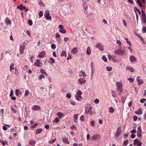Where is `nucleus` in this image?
Returning <instances> with one entry per match:
<instances>
[{"label": "nucleus", "mask_w": 146, "mask_h": 146, "mask_svg": "<svg viewBox=\"0 0 146 146\" xmlns=\"http://www.w3.org/2000/svg\"><path fill=\"white\" fill-rule=\"evenodd\" d=\"M117 44L118 45L120 46H119V48H122L121 42L120 40H117Z\"/></svg>", "instance_id": "c9c22d12"}, {"label": "nucleus", "mask_w": 146, "mask_h": 146, "mask_svg": "<svg viewBox=\"0 0 146 146\" xmlns=\"http://www.w3.org/2000/svg\"><path fill=\"white\" fill-rule=\"evenodd\" d=\"M34 110H41L40 107L38 105H34L32 108Z\"/></svg>", "instance_id": "f8f14e48"}, {"label": "nucleus", "mask_w": 146, "mask_h": 146, "mask_svg": "<svg viewBox=\"0 0 146 146\" xmlns=\"http://www.w3.org/2000/svg\"><path fill=\"white\" fill-rule=\"evenodd\" d=\"M14 64L13 63H12L10 66V70L12 72H13L14 71Z\"/></svg>", "instance_id": "a211bd4d"}, {"label": "nucleus", "mask_w": 146, "mask_h": 146, "mask_svg": "<svg viewBox=\"0 0 146 146\" xmlns=\"http://www.w3.org/2000/svg\"><path fill=\"white\" fill-rule=\"evenodd\" d=\"M11 21L8 18H7L5 21V23L7 25H10L11 24Z\"/></svg>", "instance_id": "412c9836"}, {"label": "nucleus", "mask_w": 146, "mask_h": 146, "mask_svg": "<svg viewBox=\"0 0 146 146\" xmlns=\"http://www.w3.org/2000/svg\"><path fill=\"white\" fill-rule=\"evenodd\" d=\"M59 119L58 118H56L54 119V121H53V122L54 123H58L59 122Z\"/></svg>", "instance_id": "49530a36"}, {"label": "nucleus", "mask_w": 146, "mask_h": 146, "mask_svg": "<svg viewBox=\"0 0 146 146\" xmlns=\"http://www.w3.org/2000/svg\"><path fill=\"white\" fill-rule=\"evenodd\" d=\"M45 54V52L44 51H43L39 53L38 56L39 58H41L43 57Z\"/></svg>", "instance_id": "9d476101"}, {"label": "nucleus", "mask_w": 146, "mask_h": 146, "mask_svg": "<svg viewBox=\"0 0 146 146\" xmlns=\"http://www.w3.org/2000/svg\"><path fill=\"white\" fill-rule=\"evenodd\" d=\"M39 16L40 17H41L43 15V13L42 11H40L39 13Z\"/></svg>", "instance_id": "052dcab7"}, {"label": "nucleus", "mask_w": 146, "mask_h": 146, "mask_svg": "<svg viewBox=\"0 0 146 146\" xmlns=\"http://www.w3.org/2000/svg\"><path fill=\"white\" fill-rule=\"evenodd\" d=\"M112 69V68L111 67H110L109 66H108L106 68V70L108 71H111Z\"/></svg>", "instance_id": "a18cd8bd"}, {"label": "nucleus", "mask_w": 146, "mask_h": 146, "mask_svg": "<svg viewBox=\"0 0 146 146\" xmlns=\"http://www.w3.org/2000/svg\"><path fill=\"white\" fill-rule=\"evenodd\" d=\"M40 72L44 74L46 76H47V74L45 70L43 69H41L40 70Z\"/></svg>", "instance_id": "c85d7f7f"}, {"label": "nucleus", "mask_w": 146, "mask_h": 146, "mask_svg": "<svg viewBox=\"0 0 146 146\" xmlns=\"http://www.w3.org/2000/svg\"><path fill=\"white\" fill-rule=\"evenodd\" d=\"M42 131V129L39 128L37 129L36 131V134H38V133H40Z\"/></svg>", "instance_id": "cd10ccee"}, {"label": "nucleus", "mask_w": 146, "mask_h": 146, "mask_svg": "<svg viewBox=\"0 0 146 146\" xmlns=\"http://www.w3.org/2000/svg\"><path fill=\"white\" fill-rule=\"evenodd\" d=\"M146 101V99L145 98L142 99L140 100V102L141 103H143L145 102Z\"/></svg>", "instance_id": "680f3d73"}, {"label": "nucleus", "mask_w": 146, "mask_h": 146, "mask_svg": "<svg viewBox=\"0 0 146 146\" xmlns=\"http://www.w3.org/2000/svg\"><path fill=\"white\" fill-rule=\"evenodd\" d=\"M29 143L32 146H34L36 142L33 140H31L29 142Z\"/></svg>", "instance_id": "4be33fe9"}, {"label": "nucleus", "mask_w": 146, "mask_h": 146, "mask_svg": "<svg viewBox=\"0 0 146 146\" xmlns=\"http://www.w3.org/2000/svg\"><path fill=\"white\" fill-rule=\"evenodd\" d=\"M17 8L18 9H20L21 10H23V5L22 4H21L17 6Z\"/></svg>", "instance_id": "c756f323"}, {"label": "nucleus", "mask_w": 146, "mask_h": 146, "mask_svg": "<svg viewBox=\"0 0 146 146\" xmlns=\"http://www.w3.org/2000/svg\"><path fill=\"white\" fill-rule=\"evenodd\" d=\"M128 80H129L131 83L133 82L134 81V79L132 78H128Z\"/></svg>", "instance_id": "5fc2aeb1"}, {"label": "nucleus", "mask_w": 146, "mask_h": 146, "mask_svg": "<svg viewBox=\"0 0 146 146\" xmlns=\"http://www.w3.org/2000/svg\"><path fill=\"white\" fill-rule=\"evenodd\" d=\"M28 23L29 26H31L33 24V22L31 20H29L28 21Z\"/></svg>", "instance_id": "4c0bfd02"}, {"label": "nucleus", "mask_w": 146, "mask_h": 146, "mask_svg": "<svg viewBox=\"0 0 146 146\" xmlns=\"http://www.w3.org/2000/svg\"><path fill=\"white\" fill-rule=\"evenodd\" d=\"M59 32L62 33H66V30L64 29H60L59 30Z\"/></svg>", "instance_id": "58836bf2"}, {"label": "nucleus", "mask_w": 146, "mask_h": 146, "mask_svg": "<svg viewBox=\"0 0 146 146\" xmlns=\"http://www.w3.org/2000/svg\"><path fill=\"white\" fill-rule=\"evenodd\" d=\"M51 47L53 49H55L56 48V45L54 44H52L51 45Z\"/></svg>", "instance_id": "864d4df0"}, {"label": "nucleus", "mask_w": 146, "mask_h": 146, "mask_svg": "<svg viewBox=\"0 0 146 146\" xmlns=\"http://www.w3.org/2000/svg\"><path fill=\"white\" fill-rule=\"evenodd\" d=\"M126 69L127 70H129L131 72H133L134 71V69L132 67L130 66H127Z\"/></svg>", "instance_id": "b1692460"}, {"label": "nucleus", "mask_w": 146, "mask_h": 146, "mask_svg": "<svg viewBox=\"0 0 146 146\" xmlns=\"http://www.w3.org/2000/svg\"><path fill=\"white\" fill-rule=\"evenodd\" d=\"M102 59L105 62H107V58L104 55H103L102 56Z\"/></svg>", "instance_id": "09e8293b"}, {"label": "nucleus", "mask_w": 146, "mask_h": 146, "mask_svg": "<svg viewBox=\"0 0 146 146\" xmlns=\"http://www.w3.org/2000/svg\"><path fill=\"white\" fill-rule=\"evenodd\" d=\"M143 32V33H146V27H143L142 29Z\"/></svg>", "instance_id": "8fccbe9b"}, {"label": "nucleus", "mask_w": 146, "mask_h": 146, "mask_svg": "<svg viewBox=\"0 0 146 146\" xmlns=\"http://www.w3.org/2000/svg\"><path fill=\"white\" fill-rule=\"evenodd\" d=\"M25 46L23 45H20L19 47V51L20 54H22L24 52Z\"/></svg>", "instance_id": "1a4fd4ad"}, {"label": "nucleus", "mask_w": 146, "mask_h": 146, "mask_svg": "<svg viewBox=\"0 0 146 146\" xmlns=\"http://www.w3.org/2000/svg\"><path fill=\"white\" fill-rule=\"evenodd\" d=\"M11 111L13 112H14V113H17V111L15 109L13 108L12 106H11Z\"/></svg>", "instance_id": "79ce46f5"}, {"label": "nucleus", "mask_w": 146, "mask_h": 146, "mask_svg": "<svg viewBox=\"0 0 146 146\" xmlns=\"http://www.w3.org/2000/svg\"><path fill=\"white\" fill-rule=\"evenodd\" d=\"M57 115L58 116L60 119L63 117L64 116V114L63 113L58 112L57 113Z\"/></svg>", "instance_id": "2eb2a0df"}, {"label": "nucleus", "mask_w": 146, "mask_h": 146, "mask_svg": "<svg viewBox=\"0 0 146 146\" xmlns=\"http://www.w3.org/2000/svg\"><path fill=\"white\" fill-rule=\"evenodd\" d=\"M66 56V51L64 50H63L61 54V56Z\"/></svg>", "instance_id": "2f4dec72"}, {"label": "nucleus", "mask_w": 146, "mask_h": 146, "mask_svg": "<svg viewBox=\"0 0 146 146\" xmlns=\"http://www.w3.org/2000/svg\"><path fill=\"white\" fill-rule=\"evenodd\" d=\"M140 77L137 76V82L139 85H141L143 83V81L142 79H140Z\"/></svg>", "instance_id": "4468645a"}, {"label": "nucleus", "mask_w": 146, "mask_h": 146, "mask_svg": "<svg viewBox=\"0 0 146 146\" xmlns=\"http://www.w3.org/2000/svg\"><path fill=\"white\" fill-rule=\"evenodd\" d=\"M93 108L92 107H90L89 108H86L85 110V113L86 115H91L93 114V113L92 111Z\"/></svg>", "instance_id": "7ed1b4c3"}, {"label": "nucleus", "mask_w": 146, "mask_h": 146, "mask_svg": "<svg viewBox=\"0 0 146 146\" xmlns=\"http://www.w3.org/2000/svg\"><path fill=\"white\" fill-rule=\"evenodd\" d=\"M111 92L112 95L113 97H115L116 96V95L115 94V93L114 91L112 90Z\"/></svg>", "instance_id": "ea45409f"}, {"label": "nucleus", "mask_w": 146, "mask_h": 146, "mask_svg": "<svg viewBox=\"0 0 146 146\" xmlns=\"http://www.w3.org/2000/svg\"><path fill=\"white\" fill-rule=\"evenodd\" d=\"M71 128L72 129H75L76 130L77 129V127H76V126L74 125H73L72 126H71Z\"/></svg>", "instance_id": "e2e57ef3"}, {"label": "nucleus", "mask_w": 146, "mask_h": 146, "mask_svg": "<svg viewBox=\"0 0 146 146\" xmlns=\"http://www.w3.org/2000/svg\"><path fill=\"white\" fill-rule=\"evenodd\" d=\"M121 131H117L115 133V136L116 137H118Z\"/></svg>", "instance_id": "72a5a7b5"}, {"label": "nucleus", "mask_w": 146, "mask_h": 146, "mask_svg": "<svg viewBox=\"0 0 146 146\" xmlns=\"http://www.w3.org/2000/svg\"><path fill=\"white\" fill-rule=\"evenodd\" d=\"M58 27L60 29H64L63 26L62 25H60L58 26Z\"/></svg>", "instance_id": "69168bd1"}, {"label": "nucleus", "mask_w": 146, "mask_h": 146, "mask_svg": "<svg viewBox=\"0 0 146 146\" xmlns=\"http://www.w3.org/2000/svg\"><path fill=\"white\" fill-rule=\"evenodd\" d=\"M93 140L98 139L100 138V136L99 135H94L92 137Z\"/></svg>", "instance_id": "dca6fc26"}, {"label": "nucleus", "mask_w": 146, "mask_h": 146, "mask_svg": "<svg viewBox=\"0 0 146 146\" xmlns=\"http://www.w3.org/2000/svg\"><path fill=\"white\" fill-rule=\"evenodd\" d=\"M40 64L39 63L35 62L34 63V65L38 67H39L40 66Z\"/></svg>", "instance_id": "3c124183"}, {"label": "nucleus", "mask_w": 146, "mask_h": 146, "mask_svg": "<svg viewBox=\"0 0 146 146\" xmlns=\"http://www.w3.org/2000/svg\"><path fill=\"white\" fill-rule=\"evenodd\" d=\"M78 115L77 114H76L74 115L73 116L74 118L76 119V120H77L78 118Z\"/></svg>", "instance_id": "13d9d810"}, {"label": "nucleus", "mask_w": 146, "mask_h": 146, "mask_svg": "<svg viewBox=\"0 0 146 146\" xmlns=\"http://www.w3.org/2000/svg\"><path fill=\"white\" fill-rule=\"evenodd\" d=\"M86 80L85 79L83 78L79 79L78 80L80 84L82 85L83 84H85Z\"/></svg>", "instance_id": "9b49d317"}, {"label": "nucleus", "mask_w": 146, "mask_h": 146, "mask_svg": "<svg viewBox=\"0 0 146 146\" xmlns=\"http://www.w3.org/2000/svg\"><path fill=\"white\" fill-rule=\"evenodd\" d=\"M44 16L47 20H51L52 19L51 17L49 15V13L48 11L45 12Z\"/></svg>", "instance_id": "39448f33"}, {"label": "nucleus", "mask_w": 146, "mask_h": 146, "mask_svg": "<svg viewBox=\"0 0 146 146\" xmlns=\"http://www.w3.org/2000/svg\"><path fill=\"white\" fill-rule=\"evenodd\" d=\"M50 62L51 63H55V60L54 58H50Z\"/></svg>", "instance_id": "c03bdc74"}, {"label": "nucleus", "mask_w": 146, "mask_h": 146, "mask_svg": "<svg viewBox=\"0 0 146 146\" xmlns=\"http://www.w3.org/2000/svg\"><path fill=\"white\" fill-rule=\"evenodd\" d=\"M142 113V110L141 108H139L137 110V115H140Z\"/></svg>", "instance_id": "7c9ffc66"}, {"label": "nucleus", "mask_w": 146, "mask_h": 146, "mask_svg": "<svg viewBox=\"0 0 146 146\" xmlns=\"http://www.w3.org/2000/svg\"><path fill=\"white\" fill-rule=\"evenodd\" d=\"M137 37H138L140 38L141 40L142 41V42L144 44H146L145 41H144V40L143 39L142 36H141L140 35L137 34Z\"/></svg>", "instance_id": "6ab92c4d"}, {"label": "nucleus", "mask_w": 146, "mask_h": 146, "mask_svg": "<svg viewBox=\"0 0 146 146\" xmlns=\"http://www.w3.org/2000/svg\"><path fill=\"white\" fill-rule=\"evenodd\" d=\"M84 115H82L80 117V120L81 121H84Z\"/></svg>", "instance_id": "de8ad7c7"}, {"label": "nucleus", "mask_w": 146, "mask_h": 146, "mask_svg": "<svg viewBox=\"0 0 146 146\" xmlns=\"http://www.w3.org/2000/svg\"><path fill=\"white\" fill-rule=\"evenodd\" d=\"M68 138H64L62 139V141L66 144H69V142L68 141Z\"/></svg>", "instance_id": "393cba45"}, {"label": "nucleus", "mask_w": 146, "mask_h": 146, "mask_svg": "<svg viewBox=\"0 0 146 146\" xmlns=\"http://www.w3.org/2000/svg\"><path fill=\"white\" fill-rule=\"evenodd\" d=\"M115 111V109L113 107H110L109 108V112L110 113H113Z\"/></svg>", "instance_id": "bb28decb"}, {"label": "nucleus", "mask_w": 146, "mask_h": 146, "mask_svg": "<svg viewBox=\"0 0 146 146\" xmlns=\"http://www.w3.org/2000/svg\"><path fill=\"white\" fill-rule=\"evenodd\" d=\"M142 131L141 127L139 126L138 127L137 129V137H140L142 136V134L141 133Z\"/></svg>", "instance_id": "6e6552de"}, {"label": "nucleus", "mask_w": 146, "mask_h": 146, "mask_svg": "<svg viewBox=\"0 0 146 146\" xmlns=\"http://www.w3.org/2000/svg\"><path fill=\"white\" fill-rule=\"evenodd\" d=\"M124 39L126 41L127 43L128 44H129L130 45V46H131V44L130 42L129 41H128V38H127L125 37V38Z\"/></svg>", "instance_id": "37998d69"}, {"label": "nucleus", "mask_w": 146, "mask_h": 146, "mask_svg": "<svg viewBox=\"0 0 146 146\" xmlns=\"http://www.w3.org/2000/svg\"><path fill=\"white\" fill-rule=\"evenodd\" d=\"M82 94V92L79 90L76 93V94L75 96V98L76 99L78 100H81L82 98V96L81 95Z\"/></svg>", "instance_id": "20e7f679"}, {"label": "nucleus", "mask_w": 146, "mask_h": 146, "mask_svg": "<svg viewBox=\"0 0 146 146\" xmlns=\"http://www.w3.org/2000/svg\"><path fill=\"white\" fill-rule=\"evenodd\" d=\"M42 78H45L43 74H41L40 75L39 77L38 78V79L39 80H41Z\"/></svg>", "instance_id": "f704fd0d"}, {"label": "nucleus", "mask_w": 146, "mask_h": 146, "mask_svg": "<svg viewBox=\"0 0 146 146\" xmlns=\"http://www.w3.org/2000/svg\"><path fill=\"white\" fill-rule=\"evenodd\" d=\"M116 56L115 55H112V56L111 58L112 60L114 62H117V60L116 58Z\"/></svg>", "instance_id": "a878e982"}, {"label": "nucleus", "mask_w": 146, "mask_h": 146, "mask_svg": "<svg viewBox=\"0 0 146 146\" xmlns=\"http://www.w3.org/2000/svg\"><path fill=\"white\" fill-rule=\"evenodd\" d=\"M91 53V50L90 48V47H88L86 51V53L88 55H90Z\"/></svg>", "instance_id": "5701e85b"}, {"label": "nucleus", "mask_w": 146, "mask_h": 146, "mask_svg": "<svg viewBox=\"0 0 146 146\" xmlns=\"http://www.w3.org/2000/svg\"><path fill=\"white\" fill-rule=\"evenodd\" d=\"M83 5L84 9L85 10H86L88 8V7L87 6V4L86 3V2L84 0H83Z\"/></svg>", "instance_id": "aec40b11"}, {"label": "nucleus", "mask_w": 146, "mask_h": 146, "mask_svg": "<svg viewBox=\"0 0 146 146\" xmlns=\"http://www.w3.org/2000/svg\"><path fill=\"white\" fill-rule=\"evenodd\" d=\"M55 36L56 38H58L60 37V35L58 33H57L56 34Z\"/></svg>", "instance_id": "774afa93"}, {"label": "nucleus", "mask_w": 146, "mask_h": 146, "mask_svg": "<svg viewBox=\"0 0 146 146\" xmlns=\"http://www.w3.org/2000/svg\"><path fill=\"white\" fill-rule=\"evenodd\" d=\"M1 143L3 145H6V143H7V142L6 141H5V142L4 141H1Z\"/></svg>", "instance_id": "338daca9"}, {"label": "nucleus", "mask_w": 146, "mask_h": 146, "mask_svg": "<svg viewBox=\"0 0 146 146\" xmlns=\"http://www.w3.org/2000/svg\"><path fill=\"white\" fill-rule=\"evenodd\" d=\"M78 48H73L71 50V52L73 54H75L78 52Z\"/></svg>", "instance_id": "f3484780"}, {"label": "nucleus", "mask_w": 146, "mask_h": 146, "mask_svg": "<svg viewBox=\"0 0 146 146\" xmlns=\"http://www.w3.org/2000/svg\"><path fill=\"white\" fill-rule=\"evenodd\" d=\"M128 143V140H126L124 141L123 142V145L125 146H126Z\"/></svg>", "instance_id": "603ef678"}, {"label": "nucleus", "mask_w": 146, "mask_h": 146, "mask_svg": "<svg viewBox=\"0 0 146 146\" xmlns=\"http://www.w3.org/2000/svg\"><path fill=\"white\" fill-rule=\"evenodd\" d=\"M137 3L141 7H142L143 6L142 3L141 1L137 0Z\"/></svg>", "instance_id": "a19ab883"}, {"label": "nucleus", "mask_w": 146, "mask_h": 146, "mask_svg": "<svg viewBox=\"0 0 146 146\" xmlns=\"http://www.w3.org/2000/svg\"><path fill=\"white\" fill-rule=\"evenodd\" d=\"M19 91L18 90H16L15 95H16L18 96H19Z\"/></svg>", "instance_id": "0e129e2a"}, {"label": "nucleus", "mask_w": 146, "mask_h": 146, "mask_svg": "<svg viewBox=\"0 0 146 146\" xmlns=\"http://www.w3.org/2000/svg\"><path fill=\"white\" fill-rule=\"evenodd\" d=\"M99 100L98 99H96L94 101V102L96 104H97L99 103Z\"/></svg>", "instance_id": "4d7b16f0"}, {"label": "nucleus", "mask_w": 146, "mask_h": 146, "mask_svg": "<svg viewBox=\"0 0 146 146\" xmlns=\"http://www.w3.org/2000/svg\"><path fill=\"white\" fill-rule=\"evenodd\" d=\"M125 50L122 49L121 48L115 50L114 51V54L117 55H123L125 54Z\"/></svg>", "instance_id": "f03ea898"}, {"label": "nucleus", "mask_w": 146, "mask_h": 146, "mask_svg": "<svg viewBox=\"0 0 146 146\" xmlns=\"http://www.w3.org/2000/svg\"><path fill=\"white\" fill-rule=\"evenodd\" d=\"M29 94L30 92L28 90H26L24 95L25 96H27L29 95Z\"/></svg>", "instance_id": "e433bc0d"}, {"label": "nucleus", "mask_w": 146, "mask_h": 146, "mask_svg": "<svg viewBox=\"0 0 146 146\" xmlns=\"http://www.w3.org/2000/svg\"><path fill=\"white\" fill-rule=\"evenodd\" d=\"M141 11L143 22L144 23H146V15L143 10H142Z\"/></svg>", "instance_id": "0eeeda50"}, {"label": "nucleus", "mask_w": 146, "mask_h": 146, "mask_svg": "<svg viewBox=\"0 0 146 146\" xmlns=\"http://www.w3.org/2000/svg\"><path fill=\"white\" fill-rule=\"evenodd\" d=\"M117 86V89L119 95H121L122 91V84L120 82H118L116 83Z\"/></svg>", "instance_id": "f257e3e1"}, {"label": "nucleus", "mask_w": 146, "mask_h": 146, "mask_svg": "<svg viewBox=\"0 0 146 146\" xmlns=\"http://www.w3.org/2000/svg\"><path fill=\"white\" fill-rule=\"evenodd\" d=\"M142 144V142L140 141H139L137 140V146H140Z\"/></svg>", "instance_id": "bf43d9fd"}, {"label": "nucleus", "mask_w": 146, "mask_h": 146, "mask_svg": "<svg viewBox=\"0 0 146 146\" xmlns=\"http://www.w3.org/2000/svg\"><path fill=\"white\" fill-rule=\"evenodd\" d=\"M135 57L133 56H131L130 58V61L131 62H134L135 61Z\"/></svg>", "instance_id": "473e14b6"}, {"label": "nucleus", "mask_w": 146, "mask_h": 146, "mask_svg": "<svg viewBox=\"0 0 146 146\" xmlns=\"http://www.w3.org/2000/svg\"><path fill=\"white\" fill-rule=\"evenodd\" d=\"M71 97V95L70 93H68L66 94V97L68 98H70Z\"/></svg>", "instance_id": "6e6d98bb"}, {"label": "nucleus", "mask_w": 146, "mask_h": 146, "mask_svg": "<svg viewBox=\"0 0 146 146\" xmlns=\"http://www.w3.org/2000/svg\"><path fill=\"white\" fill-rule=\"evenodd\" d=\"M95 47L97 48H98V49L101 51H102L104 50V48L102 44L100 43H98L95 46Z\"/></svg>", "instance_id": "423d86ee"}, {"label": "nucleus", "mask_w": 146, "mask_h": 146, "mask_svg": "<svg viewBox=\"0 0 146 146\" xmlns=\"http://www.w3.org/2000/svg\"><path fill=\"white\" fill-rule=\"evenodd\" d=\"M79 76L80 77L83 76L84 77H85L86 76V74L85 72L83 70H81L79 72Z\"/></svg>", "instance_id": "ddd939ff"}]
</instances>
